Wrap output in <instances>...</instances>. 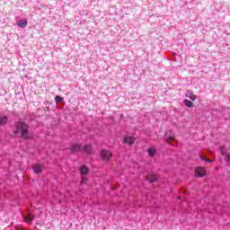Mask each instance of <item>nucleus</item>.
<instances>
[{
    "instance_id": "1",
    "label": "nucleus",
    "mask_w": 230,
    "mask_h": 230,
    "mask_svg": "<svg viewBox=\"0 0 230 230\" xmlns=\"http://www.w3.org/2000/svg\"><path fill=\"white\" fill-rule=\"evenodd\" d=\"M67 150H69L71 154H78V152L81 154H91V152H93V146L87 144L84 146L82 144H73Z\"/></svg>"
},
{
    "instance_id": "2",
    "label": "nucleus",
    "mask_w": 230,
    "mask_h": 230,
    "mask_svg": "<svg viewBox=\"0 0 230 230\" xmlns=\"http://www.w3.org/2000/svg\"><path fill=\"white\" fill-rule=\"evenodd\" d=\"M29 128L30 126L28 124L20 122L16 126V133H20L22 139H31L33 137L30 134Z\"/></svg>"
},
{
    "instance_id": "3",
    "label": "nucleus",
    "mask_w": 230,
    "mask_h": 230,
    "mask_svg": "<svg viewBox=\"0 0 230 230\" xmlns=\"http://www.w3.org/2000/svg\"><path fill=\"white\" fill-rule=\"evenodd\" d=\"M101 157L103 161L109 163L110 159L112 157V153L109 150L102 149L101 151Z\"/></svg>"
},
{
    "instance_id": "4",
    "label": "nucleus",
    "mask_w": 230,
    "mask_h": 230,
    "mask_svg": "<svg viewBox=\"0 0 230 230\" xmlns=\"http://www.w3.org/2000/svg\"><path fill=\"white\" fill-rule=\"evenodd\" d=\"M146 181L150 182V184H154V182H157V175L153 172H150L146 177Z\"/></svg>"
},
{
    "instance_id": "5",
    "label": "nucleus",
    "mask_w": 230,
    "mask_h": 230,
    "mask_svg": "<svg viewBox=\"0 0 230 230\" xmlns=\"http://www.w3.org/2000/svg\"><path fill=\"white\" fill-rule=\"evenodd\" d=\"M196 177H206L207 173L204 168L197 167L195 170Z\"/></svg>"
},
{
    "instance_id": "6",
    "label": "nucleus",
    "mask_w": 230,
    "mask_h": 230,
    "mask_svg": "<svg viewBox=\"0 0 230 230\" xmlns=\"http://www.w3.org/2000/svg\"><path fill=\"white\" fill-rule=\"evenodd\" d=\"M32 170L35 173L39 175L42 172V170H44V165L40 164H36L32 166Z\"/></svg>"
},
{
    "instance_id": "7",
    "label": "nucleus",
    "mask_w": 230,
    "mask_h": 230,
    "mask_svg": "<svg viewBox=\"0 0 230 230\" xmlns=\"http://www.w3.org/2000/svg\"><path fill=\"white\" fill-rule=\"evenodd\" d=\"M135 142H136V138L130 136L125 137L123 140V143H126L127 145H130V146L134 145Z\"/></svg>"
},
{
    "instance_id": "8",
    "label": "nucleus",
    "mask_w": 230,
    "mask_h": 230,
    "mask_svg": "<svg viewBox=\"0 0 230 230\" xmlns=\"http://www.w3.org/2000/svg\"><path fill=\"white\" fill-rule=\"evenodd\" d=\"M185 96L187 98H190L192 102H195L197 100V95L193 94V92L191 90H187Z\"/></svg>"
},
{
    "instance_id": "9",
    "label": "nucleus",
    "mask_w": 230,
    "mask_h": 230,
    "mask_svg": "<svg viewBox=\"0 0 230 230\" xmlns=\"http://www.w3.org/2000/svg\"><path fill=\"white\" fill-rule=\"evenodd\" d=\"M8 123V117L4 114H0V126L4 127Z\"/></svg>"
},
{
    "instance_id": "10",
    "label": "nucleus",
    "mask_w": 230,
    "mask_h": 230,
    "mask_svg": "<svg viewBox=\"0 0 230 230\" xmlns=\"http://www.w3.org/2000/svg\"><path fill=\"white\" fill-rule=\"evenodd\" d=\"M164 139L166 142H168V141H175V137L173 136V134L169 132V133H165V135L164 136Z\"/></svg>"
},
{
    "instance_id": "11",
    "label": "nucleus",
    "mask_w": 230,
    "mask_h": 230,
    "mask_svg": "<svg viewBox=\"0 0 230 230\" xmlns=\"http://www.w3.org/2000/svg\"><path fill=\"white\" fill-rule=\"evenodd\" d=\"M17 26H18V28H26L28 26V21L25 19L18 20Z\"/></svg>"
},
{
    "instance_id": "12",
    "label": "nucleus",
    "mask_w": 230,
    "mask_h": 230,
    "mask_svg": "<svg viewBox=\"0 0 230 230\" xmlns=\"http://www.w3.org/2000/svg\"><path fill=\"white\" fill-rule=\"evenodd\" d=\"M219 152L223 157H225L226 161H230V155H227V152L224 150V147L219 146Z\"/></svg>"
},
{
    "instance_id": "13",
    "label": "nucleus",
    "mask_w": 230,
    "mask_h": 230,
    "mask_svg": "<svg viewBox=\"0 0 230 230\" xmlns=\"http://www.w3.org/2000/svg\"><path fill=\"white\" fill-rule=\"evenodd\" d=\"M147 154L149 157H155V154H157V150L155 147L151 146L147 149Z\"/></svg>"
},
{
    "instance_id": "14",
    "label": "nucleus",
    "mask_w": 230,
    "mask_h": 230,
    "mask_svg": "<svg viewBox=\"0 0 230 230\" xmlns=\"http://www.w3.org/2000/svg\"><path fill=\"white\" fill-rule=\"evenodd\" d=\"M79 172H80L81 175H87V173H89V168H87V166H85V165H82L79 168Z\"/></svg>"
},
{
    "instance_id": "15",
    "label": "nucleus",
    "mask_w": 230,
    "mask_h": 230,
    "mask_svg": "<svg viewBox=\"0 0 230 230\" xmlns=\"http://www.w3.org/2000/svg\"><path fill=\"white\" fill-rule=\"evenodd\" d=\"M183 103H184L185 107H188L189 109H191L193 107V102H191L188 99H184Z\"/></svg>"
},
{
    "instance_id": "16",
    "label": "nucleus",
    "mask_w": 230,
    "mask_h": 230,
    "mask_svg": "<svg viewBox=\"0 0 230 230\" xmlns=\"http://www.w3.org/2000/svg\"><path fill=\"white\" fill-rule=\"evenodd\" d=\"M55 102L57 103H64V97H61L60 95H57L55 97Z\"/></svg>"
},
{
    "instance_id": "17",
    "label": "nucleus",
    "mask_w": 230,
    "mask_h": 230,
    "mask_svg": "<svg viewBox=\"0 0 230 230\" xmlns=\"http://www.w3.org/2000/svg\"><path fill=\"white\" fill-rule=\"evenodd\" d=\"M34 219H35V216H33V214H31V213H29L27 216V221L32 222V220H34Z\"/></svg>"
},
{
    "instance_id": "18",
    "label": "nucleus",
    "mask_w": 230,
    "mask_h": 230,
    "mask_svg": "<svg viewBox=\"0 0 230 230\" xmlns=\"http://www.w3.org/2000/svg\"><path fill=\"white\" fill-rule=\"evenodd\" d=\"M201 161H205V163H213V160L206 158V156L199 155Z\"/></svg>"
},
{
    "instance_id": "19",
    "label": "nucleus",
    "mask_w": 230,
    "mask_h": 230,
    "mask_svg": "<svg viewBox=\"0 0 230 230\" xmlns=\"http://www.w3.org/2000/svg\"><path fill=\"white\" fill-rule=\"evenodd\" d=\"M87 181H88L87 177L83 176L81 178V184H85L87 182Z\"/></svg>"
},
{
    "instance_id": "20",
    "label": "nucleus",
    "mask_w": 230,
    "mask_h": 230,
    "mask_svg": "<svg viewBox=\"0 0 230 230\" xmlns=\"http://www.w3.org/2000/svg\"><path fill=\"white\" fill-rule=\"evenodd\" d=\"M14 230H26V229H24V227L19 226H16Z\"/></svg>"
}]
</instances>
